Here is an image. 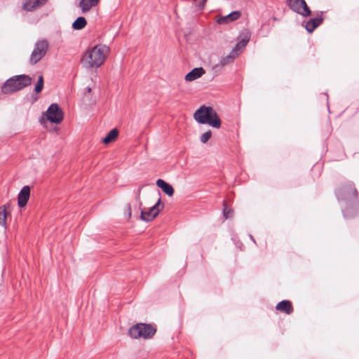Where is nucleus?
Segmentation results:
<instances>
[{
    "instance_id": "1",
    "label": "nucleus",
    "mask_w": 359,
    "mask_h": 359,
    "mask_svg": "<svg viewBox=\"0 0 359 359\" xmlns=\"http://www.w3.org/2000/svg\"><path fill=\"white\" fill-rule=\"evenodd\" d=\"M335 196L339 202L344 203L342 208L345 219H351L359 214L358 192L353 182H347L335 190Z\"/></svg>"
},
{
    "instance_id": "2",
    "label": "nucleus",
    "mask_w": 359,
    "mask_h": 359,
    "mask_svg": "<svg viewBox=\"0 0 359 359\" xmlns=\"http://www.w3.org/2000/svg\"><path fill=\"white\" fill-rule=\"evenodd\" d=\"M109 53V47L102 44L88 48L82 54L81 63L86 69L98 68L104 62Z\"/></svg>"
},
{
    "instance_id": "3",
    "label": "nucleus",
    "mask_w": 359,
    "mask_h": 359,
    "mask_svg": "<svg viewBox=\"0 0 359 359\" xmlns=\"http://www.w3.org/2000/svg\"><path fill=\"white\" fill-rule=\"evenodd\" d=\"M194 118L198 123L208 124L215 128H219L222 125V121L217 111L210 106H201L195 111Z\"/></svg>"
},
{
    "instance_id": "4",
    "label": "nucleus",
    "mask_w": 359,
    "mask_h": 359,
    "mask_svg": "<svg viewBox=\"0 0 359 359\" xmlns=\"http://www.w3.org/2000/svg\"><path fill=\"white\" fill-rule=\"evenodd\" d=\"M32 83V78L26 74L13 76L6 81L1 87L4 94H12L20 90Z\"/></svg>"
},
{
    "instance_id": "5",
    "label": "nucleus",
    "mask_w": 359,
    "mask_h": 359,
    "mask_svg": "<svg viewBox=\"0 0 359 359\" xmlns=\"http://www.w3.org/2000/svg\"><path fill=\"white\" fill-rule=\"evenodd\" d=\"M156 332V327L147 323H137L128 330V335L133 339H151Z\"/></svg>"
},
{
    "instance_id": "6",
    "label": "nucleus",
    "mask_w": 359,
    "mask_h": 359,
    "mask_svg": "<svg viewBox=\"0 0 359 359\" xmlns=\"http://www.w3.org/2000/svg\"><path fill=\"white\" fill-rule=\"evenodd\" d=\"M48 48L49 44L47 40L41 39L37 41L30 55L29 63L32 65H34L39 62L46 55Z\"/></svg>"
},
{
    "instance_id": "7",
    "label": "nucleus",
    "mask_w": 359,
    "mask_h": 359,
    "mask_svg": "<svg viewBox=\"0 0 359 359\" xmlns=\"http://www.w3.org/2000/svg\"><path fill=\"white\" fill-rule=\"evenodd\" d=\"M286 4L290 10L303 17H308L311 14L305 0H286Z\"/></svg>"
},
{
    "instance_id": "8",
    "label": "nucleus",
    "mask_w": 359,
    "mask_h": 359,
    "mask_svg": "<svg viewBox=\"0 0 359 359\" xmlns=\"http://www.w3.org/2000/svg\"><path fill=\"white\" fill-rule=\"evenodd\" d=\"M46 118L52 123L59 124L64 118L62 109L56 103L51 104L46 111Z\"/></svg>"
},
{
    "instance_id": "9",
    "label": "nucleus",
    "mask_w": 359,
    "mask_h": 359,
    "mask_svg": "<svg viewBox=\"0 0 359 359\" xmlns=\"http://www.w3.org/2000/svg\"><path fill=\"white\" fill-rule=\"evenodd\" d=\"M164 205L161 203V198L158 201L148 210H141L140 219L145 222L152 221L160 212L161 209H163Z\"/></svg>"
},
{
    "instance_id": "10",
    "label": "nucleus",
    "mask_w": 359,
    "mask_h": 359,
    "mask_svg": "<svg viewBox=\"0 0 359 359\" xmlns=\"http://www.w3.org/2000/svg\"><path fill=\"white\" fill-rule=\"evenodd\" d=\"M30 196V188L29 186H24L20 191L18 196V205L20 208L25 207Z\"/></svg>"
},
{
    "instance_id": "11",
    "label": "nucleus",
    "mask_w": 359,
    "mask_h": 359,
    "mask_svg": "<svg viewBox=\"0 0 359 359\" xmlns=\"http://www.w3.org/2000/svg\"><path fill=\"white\" fill-rule=\"evenodd\" d=\"M323 12H320V15L316 18H311L308 20L305 25V29L309 33H312L318 26H320L323 22V18L321 16Z\"/></svg>"
},
{
    "instance_id": "12",
    "label": "nucleus",
    "mask_w": 359,
    "mask_h": 359,
    "mask_svg": "<svg viewBox=\"0 0 359 359\" xmlns=\"http://www.w3.org/2000/svg\"><path fill=\"white\" fill-rule=\"evenodd\" d=\"M205 73V69L201 67L194 68L185 75L184 80L189 82L193 81L201 77Z\"/></svg>"
},
{
    "instance_id": "13",
    "label": "nucleus",
    "mask_w": 359,
    "mask_h": 359,
    "mask_svg": "<svg viewBox=\"0 0 359 359\" xmlns=\"http://www.w3.org/2000/svg\"><path fill=\"white\" fill-rule=\"evenodd\" d=\"M47 0H25L22 8L27 11H33L36 8L44 5Z\"/></svg>"
},
{
    "instance_id": "14",
    "label": "nucleus",
    "mask_w": 359,
    "mask_h": 359,
    "mask_svg": "<svg viewBox=\"0 0 359 359\" xmlns=\"http://www.w3.org/2000/svg\"><path fill=\"white\" fill-rule=\"evenodd\" d=\"M156 186L161 189V190L168 196H172L174 194V189L172 186L162 179L157 180Z\"/></svg>"
},
{
    "instance_id": "15",
    "label": "nucleus",
    "mask_w": 359,
    "mask_h": 359,
    "mask_svg": "<svg viewBox=\"0 0 359 359\" xmlns=\"http://www.w3.org/2000/svg\"><path fill=\"white\" fill-rule=\"evenodd\" d=\"M276 309L278 311L290 314L293 311L292 303L288 300H283L277 304Z\"/></svg>"
},
{
    "instance_id": "16",
    "label": "nucleus",
    "mask_w": 359,
    "mask_h": 359,
    "mask_svg": "<svg viewBox=\"0 0 359 359\" xmlns=\"http://www.w3.org/2000/svg\"><path fill=\"white\" fill-rule=\"evenodd\" d=\"M100 0H80L79 6L83 13H86L90 10L92 7L97 6Z\"/></svg>"
},
{
    "instance_id": "17",
    "label": "nucleus",
    "mask_w": 359,
    "mask_h": 359,
    "mask_svg": "<svg viewBox=\"0 0 359 359\" xmlns=\"http://www.w3.org/2000/svg\"><path fill=\"white\" fill-rule=\"evenodd\" d=\"M238 54L239 53L238 52H236V48H233L229 55L221 58L220 65L222 66H225L232 63L234 59L238 55Z\"/></svg>"
},
{
    "instance_id": "18",
    "label": "nucleus",
    "mask_w": 359,
    "mask_h": 359,
    "mask_svg": "<svg viewBox=\"0 0 359 359\" xmlns=\"http://www.w3.org/2000/svg\"><path fill=\"white\" fill-rule=\"evenodd\" d=\"M87 21L83 16L78 17L72 23V27L74 30H81L86 27Z\"/></svg>"
},
{
    "instance_id": "19",
    "label": "nucleus",
    "mask_w": 359,
    "mask_h": 359,
    "mask_svg": "<svg viewBox=\"0 0 359 359\" xmlns=\"http://www.w3.org/2000/svg\"><path fill=\"white\" fill-rule=\"evenodd\" d=\"M118 130L116 128L111 129L107 134L105 137H104L102 139V142L106 144H109V143L111 142L112 141H114L118 137Z\"/></svg>"
},
{
    "instance_id": "20",
    "label": "nucleus",
    "mask_w": 359,
    "mask_h": 359,
    "mask_svg": "<svg viewBox=\"0 0 359 359\" xmlns=\"http://www.w3.org/2000/svg\"><path fill=\"white\" fill-rule=\"evenodd\" d=\"M7 210H6V205H2L0 207V226H3L4 229H6V218H7Z\"/></svg>"
},
{
    "instance_id": "21",
    "label": "nucleus",
    "mask_w": 359,
    "mask_h": 359,
    "mask_svg": "<svg viewBox=\"0 0 359 359\" xmlns=\"http://www.w3.org/2000/svg\"><path fill=\"white\" fill-rule=\"evenodd\" d=\"M250 36L249 35H245L241 40H240L236 45L233 48H236V52L241 51V49L244 48L248 41H250Z\"/></svg>"
},
{
    "instance_id": "22",
    "label": "nucleus",
    "mask_w": 359,
    "mask_h": 359,
    "mask_svg": "<svg viewBox=\"0 0 359 359\" xmlns=\"http://www.w3.org/2000/svg\"><path fill=\"white\" fill-rule=\"evenodd\" d=\"M43 83H44V81H43V76H39L38 78V81L34 87L35 93H39L41 92V90H43Z\"/></svg>"
},
{
    "instance_id": "23",
    "label": "nucleus",
    "mask_w": 359,
    "mask_h": 359,
    "mask_svg": "<svg viewBox=\"0 0 359 359\" xmlns=\"http://www.w3.org/2000/svg\"><path fill=\"white\" fill-rule=\"evenodd\" d=\"M241 13L240 11H235L226 15V18H228L229 22H233L238 20L241 17Z\"/></svg>"
},
{
    "instance_id": "24",
    "label": "nucleus",
    "mask_w": 359,
    "mask_h": 359,
    "mask_svg": "<svg viewBox=\"0 0 359 359\" xmlns=\"http://www.w3.org/2000/svg\"><path fill=\"white\" fill-rule=\"evenodd\" d=\"M211 135H212V133L210 130L205 132L201 136V137H200L201 142L203 144L206 143L208 141V140L211 137Z\"/></svg>"
},
{
    "instance_id": "25",
    "label": "nucleus",
    "mask_w": 359,
    "mask_h": 359,
    "mask_svg": "<svg viewBox=\"0 0 359 359\" xmlns=\"http://www.w3.org/2000/svg\"><path fill=\"white\" fill-rule=\"evenodd\" d=\"M233 211L231 209L227 208L226 206H224L223 210V215L225 219H228L231 217Z\"/></svg>"
},
{
    "instance_id": "26",
    "label": "nucleus",
    "mask_w": 359,
    "mask_h": 359,
    "mask_svg": "<svg viewBox=\"0 0 359 359\" xmlns=\"http://www.w3.org/2000/svg\"><path fill=\"white\" fill-rule=\"evenodd\" d=\"M217 23L219 24H225L229 22L228 18H226V16L222 17L217 20Z\"/></svg>"
},
{
    "instance_id": "27",
    "label": "nucleus",
    "mask_w": 359,
    "mask_h": 359,
    "mask_svg": "<svg viewBox=\"0 0 359 359\" xmlns=\"http://www.w3.org/2000/svg\"><path fill=\"white\" fill-rule=\"evenodd\" d=\"M126 212H127L128 217L130 218L132 215L131 207H130V204H127V205H126Z\"/></svg>"
},
{
    "instance_id": "28",
    "label": "nucleus",
    "mask_w": 359,
    "mask_h": 359,
    "mask_svg": "<svg viewBox=\"0 0 359 359\" xmlns=\"http://www.w3.org/2000/svg\"><path fill=\"white\" fill-rule=\"evenodd\" d=\"M207 0H202L201 2L199 4L198 6L201 9H203L205 4L206 3Z\"/></svg>"
},
{
    "instance_id": "29",
    "label": "nucleus",
    "mask_w": 359,
    "mask_h": 359,
    "mask_svg": "<svg viewBox=\"0 0 359 359\" xmlns=\"http://www.w3.org/2000/svg\"><path fill=\"white\" fill-rule=\"evenodd\" d=\"M141 187H139V189H137V195L136 196V200L137 201H139L140 200V192H141Z\"/></svg>"
},
{
    "instance_id": "30",
    "label": "nucleus",
    "mask_w": 359,
    "mask_h": 359,
    "mask_svg": "<svg viewBox=\"0 0 359 359\" xmlns=\"http://www.w3.org/2000/svg\"><path fill=\"white\" fill-rule=\"evenodd\" d=\"M86 91H87L88 93H90L91 91V88L90 87H87L86 88Z\"/></svg>"
},
{
    "instance_id": "31",
    "label": "nucleus",
    "mask_w": 359,
    "mask_h": 359,
    "mask_svg": "<svg viewBox=\"0 0 359 359\" xmlns=\"http://www.w3.org/2000/svg\"><path fill=\"white\" fill-rule=\"evenodd\" d=\"M250 238H251V240H252L255 242V240L252 236H250Z\"/></svg>"
}]
</instances>
